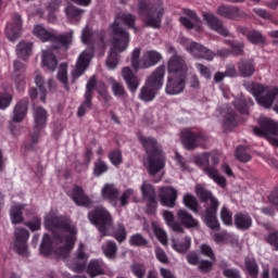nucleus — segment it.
Masks as SVG:
<instances>
[{
    "mask_svg": "<svg viewBox=\"0 0 278 278\" xmlns=\"http://www.w3.org/2000/svg\"><path fill=\"white\" fill-rule=\"evenodd\" d=\"M258 123L262 128H253L255 136H266L269 144L278 148V139L275 137L278 134V123L266 116H261Z\"/></svg>",
    "mask_w": 278,
    "mask_h": 278,
    "instance_id": "9b49d317",
    "label": "nucleus"
},
{
    "mask_svg": "<svg viewBox=\"0 0 278 278\" xmlns=\"http://www.w3.org/2000/svg\"><path fill=\"white\" fill-rule=\"evenodd\" d=\"M233 105H235L236 110L241 112V114H249V110L247 109V101L243 100L242 98L237 99L233 102Z\"/></svg>",
    "mask_w": 278,
    "mask_h": 278,
    "instance_id": "e2e57ef3",
    "label": "nucleus"
},
{
    "mask_svg": "<svg viewBox=\"0 0 278 278\" xmlns=\"http://www.w3.org/2000/svg\"><path fill=\"white\" fill-rule=\"evenodd\" d=\"M45 227L48 231H52L53 241L51 237L45 233L41 244L40 253L41 255H51L55 253L62 260H65L68 268L74 270V273H81L86 268V262L90 255L86 253V245L79 243L76 251V256L74 258L68 257L77 242V227L68 219L58 216V213L51 211L45 217Z\"/></svg>",
    "mask_w": 278,
    "mask_h": 278,
    "instance_id": "f257e3e1",
    "label": "nucleus"
},
{
    "mask_svg": "<svg viewBox=\"0 0 278 278\" xmlns=\"http://www.w3.org/2000/svg\"><path fill=\"white\" fill-rule=\"evenodd\" d=\"M131 197H134V189H127L124 191L119 199H117V207H125V205H128Z\"/></svg>",
    "mask_w": 278,
    "mask_h": 278,
    "instance_id": "3c124183",
    "label": "nucleus"
},
{
    "mask_svg": "<svg viewBox=\"0 0 278 278\" xmlns=\"http://www.w3.org/2000/svg\"><path fill=\"white\" fill-rule=\"evenodd\" d=\"M102 251H103V254L105 255V257H108L109 260H114V257H116V253L118 251V248L116 247V242L106 241L102 245Z\"/></svg>",
    "mask_w": 278,
    "mask_h": 278,
    "instance_id": "ea45409f",
    "label": "nucleus"
},
{
    "mask_svg": "<svg viewBox=\"0 0 278 278\" xmlns=\"http://www.w3.org/2000/svg\"><path fill=\"white\" fill-rule=\"evenodd\" d=\"M129 244L131 247H147V244H149V241L142 235L136 233L130 237Z\"/></svg>",
    "mask_w": 278,
    "mask_h": 278,
    "instance_id": "8fccbe9b",
    "label": "nucleus"
},
{
    "mask_svg": "<svg viewBox=\"0 0 278 278\" xmlns=\"http://www.w3.org/2000/svg\"><path fill=\"white\" fill-rule=\"evenodd\" d=\"M250 92L255 97L258 105L262 108H270L275 98L278 97V89L277 88H265L264 85L261 84H251L250 85Z\"/></svg>",
    "mask_w": 278,
    "mask_h": 278,
    "instance_id": "9d476101",
    "label": "nucleus"
},
{
    "mask_svg": "<svg viewBox=\"0 0 278 278\" xmlns=\"http://www.w3.org/2000/svg\"><path fill=\"white\" fill-rule=\"evenodd\" d=\"M27 240H29V231L25 228H15L13 249L18 255H27Z\"/></svg>",
    "mask_w": 278,
    "mask_h": 278,
    "instance_id": "f3484780",
    "label": "nucleus"
},
{
    "mask_svg": "<svg viewBox=\"0 0 278 278\" xmlns=\"http://www.w3.org/2000/svg\"><path fill=\"white\" fill-rule=\"evenodd\" d=\"M109 83L111 84V90L114 97H118L119 99H125L127 97V91L125 90V86L114 78H109Z\"/></svg>",
    "mask_w": 278,
    "mask_h": 278,
    "instance_id": "c9c22d12",
    "label": "nucleus"
},
{
    "mask_svg": "<svg viewBox=\"0 0 278 278\" xmlns=\"http://www.w3.org/2000/svg\"><path fill=\"white\" fill-rule=\"evenodd\" d=\"M186 88V76H168L165 92L167 94H181Z\"/></svg>",
    "mask_w": 278,
    "mask_h": 278,
    "instance_id": "412c9836",
    "label": "nucleus"
},
{
    "mask_svg": "<svg viewBox=\"0 0 278 278\" xmlns=\"http://www.w3.org/2000/svg\"><path fill=\"white\" fill-rule=\"evenodd\" d=\"M154 233L161 244H163V247H166L168 244V235H166L164 229L154 228Z\"/></svg>",
    "mask_w": 278,
    "mask_h": 278,
    "instance_id": "4d7b16f0",
    "label": "nucleus"
},
{
    "mask_svg": "<svg viewBox=\"0 0 278 278\" xmlns=\"http://www.w3.org/2000/svg\"><path fill=\"white\" fill-rule=\"evenodd\" d=\"M177 218L187 229H199V220L188 213V211L184 208L178 210Z\"/></svg>",
    "mask_w": 278,
    "mask_h": 278,
    "instance_id": "c85d7f7f",
    "label": "nucleus"
},
{
    "mask_svg": "<svg viewBox=\"0 0 278 278\" xmlns=\"http://www.w3.org/2000/svg\"><path fill=\"white\" fill-rule=\"evenodd\" d=\"M200 253H202V255H205V257H210V260H214V251L208 244L200 245Z\"/></svg>",
    "mask_w": 278,
    "mask_h": 278,
    "instance_id": "338daca9",
    "label": "nucleus"
},
{
    "mask_svg": "<svg viewBox=\"0 0 278 278\" xmlns=\"http://www.w3.org/2000/svg\"><path fill=\"white\" fill-rule=\"evenodd\" d=\"M94 86L99 94H104L105 90H108V87H105V83L103 81L97 83V78L92 76L87 83L85 101L78 109V113H77L78 116H84V114H86V110H90V108H92V90H94Z\"/></svg>",
    "mask_w": 278,
    "mask_h": 278,
    "instance_id": "f8f14e48",
    "label": "nucleus"
},
{
    "mask_svg": "<svg viewBox=\"0 0 278 278\" xmlns=\"http://www.w3.org/2000/svg\"><path fill=\"white\" fill-rule=\"evenodd\" d=\"M236 157L237 160H239V162H251V154L247 152V148H244V146H240L237 148Z\"/></svg>",
    "mask_w": 278,
    "mask_h": 278,
    "instance_id": "864d4df0",
    "label": "nucleus"
},
{
    "mask_svg": "<svg viewBox=\"0 0 278 278\" xmlns=\"http://www.w3.org/2000/svg\"><path fill=\"white\" fill-rule=\"evenodd\" d=\"M161 204L164 207H175L177 201V190L173 187H161L159 191Z\"/></svg>",
    "mask_w": 278,
    "mask_h": 278,
    "instance_id": "4be33fe9",
    "label": "nucleus"
},
{
    "mask_svg": "<svg viewBox=\"0 0 278 278\" xmlns=\"http://www.w3.org/2000/svg\"><path fill=\"white\" fill-rule=\"evenodd\" d=\"M28 105H29V100L27 99H23L16 103L13 110V121L15 123H23V121L27 116Z\"/></svg>",
    "mask_w": 278,
    "mask_h": 278,
    "instance_id": "c756f323",
    "label": "nucleus"
},
{
    "mask_svg": "<svg viewBox=\"0 0 278 278\" xmlns=\"http://www.w3.org/2000/svg\"><path fill=\"white\" fill-rule=\"evenodd\" d=\"M65 13L67 18H70L72 23H76L77 21H79V18H81V14H84V10L77 9L76 7H73V5H68L65 9Z\"/></svg>",
    "mask_w": 278,
    "mask_h": 278,
    "instance_id": "37998d69",
    "label": "nucleus"
},
{
    "mask_svg": "<svg viewBox=\"0 0 278 278\" xmlns=\"http://www.w3.org/2000/svg\"><path fill=\"white\" fill-rule=\"evenodd\" d=\"M210 162H212V164H218V157L214 154L203 153L195 159V164H198V166H205V164H210Z\"/></svg>",
    "mask_w": 278,
    "mask_h": 278,
    "instance_id": "79ce46f5",
    "label": "nucleus"
},
{
    "mask_svg": "<svg viewBox=\"0 0 278 278\" xmlns=\"http://www.w3.org/2000/svg\"><path fill=\"white\" fill-rule=\"evenodd\" d=\"M87 273L92 278L105 275V264L103 261L91 260L88 264Z\"/></svg>",
    "mask_w": 278,
    "mask_h": 278,
    "instance_id": "2f4dec72",
    "label": "nucleus"
},
{
    "mask_svg": "<svg viewBox=\"0 0 278 278\" xmlns=\"http://www.w3.org/2000/svg\"><path fill=\"white\" fill-rule=\"evenodd\" d=\"M204 173L210 177V179H213L217 186H220V188H225L227 186V179L218 174V169H216V167L206 166L204 168Z\"/></svg>",
    "mask_w": 278,
    "mask_h": 278,
    "instance_id": "473e14b6",
    "label": "nucleus"
},
{
    "mask_svg": "<svg viewBox=\"0 0 278 278\" xmlns=\"http://www.w3.org/2000/svg\"><path fill=\"white\" fill-rule=\"evenodd\" d=\"M247 38L252 45H266V39L260 31L252 30L248 33Z\"/></svg>",
    "mask_w": 278,
    "mask_h": 278,
    "instance_id": "a18cd8bd",
    "label": "nucleus"
},
{
    "mask_svg": "<svg viewBox=\"0 0 278 278\" xmlns=\"http://www.w3.org/2000/svg\"><path fill=\"white\" fill-rule=\"evenodd\" d=\"M72 200L76 205H80L83 207H88V205H92V200H90V198L86 195V192H84V188L77 185L73 187Z\"/></svg>",
    "mask_w": 278,
    "mask_h": 278,
    "instance_id": "bb28decb",
    "label": "nucleus"
},
{
    "mask_svg": "<svg viewBox=\"0 0 278 278\" xmlns=\"http://www.w3.org/2000/svg\"><path fill=\"white\" fill-rule=\"evenodd\" d=\"M155 257L161 262V264H168V255H166V252L164 249L157 247L154 250Z\"/></svg>",
    "mask_w": 278,
    "mask_h": 278,
    "instance_id": "bf43d9fd",
    "label": "nucleus"
},
{
    "mask_svg": "<svg viewBox=\"0 0 278 278\" xmlns=\"http://www.w3.org/2000/svg\"><path fill=\"white\" fill-rule=\"evenodd\" d=\"M230 47L232 49L233 55H242V53H244V43L240 41H231Z\"/></svg>",
    "mask_w": 278,
    "mask_h": 278,
    "instance_id": "680f3d73",
    "label": "nucleus"
},
{
    "mask_svg": "<svg viewBox=\"0 0 278 278\" xmlns=\"http://www.w3.org/2000/svg\"><path fill=\"white\" fill-rule=\"evenodd\" d=\"M21 29H23V18L18 14L13 15V23H9L7 25V38L14 42L21 36Z\"/></svg>",
    "mask_w": 278,
    "mask_h": 278,
    "instance_id": "5701e85b",
    "label": "nucleus"
},
{
    "mask_svg": "<svg viewBox=\"0 0 278 278\" xmlns=\"http://www.w3.org/2000/svg\"><path fill=\"white\" fill-rule=\"evenodd\" d=\"M245 270L251 278H257L260 275V267L254 258H245Z\"/></svg>",
    "mask_w": 278,
    "mask_h": 278,
    "instance_id": "a19ab883",
    "label": "nucleus"
},
{
    "mask_svg": "<svg viewBox=\"0 0 278 278\" xmlns=\"http://www.w3.org/2000/svg\"><path fill=\"white\" fill-rule=\"evenodd\" d=\"M25 207V205H21V204H14L11 207V220L13 225H18L21 224V222L23 220V208Z\"/></svg>",
    "mask_w": 278,
    "mask_h": 278,
    "instance_id": "4c0bfd02",
    "label": "nucleus"
},
{
    "mask_svg": "<svg viewBox=\"0 0 278 278\" xmlns=\"http://www.w3.org/2000/svg\"><path fill=\"white\" fill-rule=\"evenodd\" d=\"M182 45L186 51L190 52L191 55L198 60L202 59L207 60L208 62L214 60V52L198 42L190 41V39H182Z\"/></svg>",
    "mask_w": 278,
    "mask_h": 278,
    "instance_id": "4468645a",
    "label": "nucleus"
},
{
    "mask_svg": "<svg viewBox=\"0 0 278 278\" xmlns=\"http://www.w3.org/2000/svg\"><path fill=\"white\" fill-rule=\"evenodd\" d=\"M12 103V96L8 93L0 94V110H5Z\"/></svg>",
    "mask_w": 278,
    "mask_h": 278,
    "instance_id": "0e129e2a",
    "label": "nucleus"
},
{
    "mask_svg": "<svg viewBox=\"0 0 278 278\" xmlns=\"http://www.w3.org/2000/svg\"><path fill=\"white\" fill-rule=\"evenodd\" d=\"M238 68L242 77H251L255 73V65L251 61H241Z\"/></svg>",
    "mask_w": 278,
    "mask_h": 278,
    "instance_id": "58836bf2",
    "label": "nucleus"
},
{
    "mask_svg": "<svg viewBox=\"0 0 278 278\" xmlns=\"http://www.w3.org/2000/svg\"><path fill=\"white\" fill-rule=\"evenodd\" d=\"M268 244H270L275 251H278V231L271 232L266 238Z\"/></svg>",
    "mask_w": 278,
    "mask_h": 278,
    "instance_id": "69168bd1",
    "label": "nucleus"
},
{
    "mask_svg": "<svg viewBox=\"0 0 278 278\" xmlns=\"http://www.w3.org/2000/svg\"><path fill=\"white\" fill-rule=\"evenodd\" d=\"M142 199L149 201L150 206H148L147 212L149 214H153L155 212V207H157V202L155 201V187L149 184V181L144 180L140 187Z\"/></svg>",
    "mask_w": 278,
    "mask_h": 278,
    "instance_id": "aec40b11",
    "label": "nucleus"
},
{
    "mask_svg": "<svg viewBox=\"0 0 278 278\" xmlns=\"http://www.w3.org/2000/svg\"><path fill=\"white\" fill-rule=\"evenodd\" d=\"M233 214L227 206H223L220 210V219L227 227H231L233 225Z\"/></svg>",
    "mask_w": 278,
    "mask_h": 278,
    "instance_id": "49530a36",
    "label": "nucleus"
},
{
    "mask_svg": "<svg viewBox=\"0 0 278 278\" xmlns=\"http://www.w3.org/2000/svg\"><path fill=\"white\" fill-rule=\"evenodd\" d=\"M138 139L147 153V160L144 162L147 170L151 177H155V175L161 173L164 166H166V155L160 144H157L155 138L139 135Z\"/></svg>",
    "mask_w": 278,
    "mask_h": 278,
    "instance_id": "7ed1b4c3",
    "label": "nucleus"
},
{
    "mask_svg": "<svg viewBox=\"0 0 278 278\" xmlns=\"http://www.w3.org/2000/svg\"><path fill=\"white\" fill-rule=\"evenodd\" d=\"M16 53L22 60H27L31 55V42H20L16 47Z\"/></svg>",
    "mask_w": 278,
    "mask_h": 278,
    "instance_id": "e433bc0d",
    "label": "nucleus"
},
{
    "mask_svg": "<svg viewBox=\"0 0 278 278\" xmlns=\"http://www.w3.org/2000/svg\"><path fill=\"white\" fill-rule=\"evenodd\" d=\"M13 68V79L15 84H20L21 88H23L25 86V80L23 79L22 75L25 73V65H23V63L20 61H14Z\"/></svg>",
    "mask_w": 278,
    "mask_h": 278,
    "instance_id": "f704fd0d",
    "label": "nucleus"
},
{
    "mask_svg": "<svg viewBox=\"0 0 278 278\" xmlns=\"http://www.w3.org/2000/svg\"><path fill=\"white\" fill-rule=\"evenodd\" d=\"M162 62V53L155 50L146 51L140 59V48H136L131 54V68L140 71V68H151Z\"/></svg>",
    "mask_w": 278,
    "mask_h": 278,
    "instance_id": "6e6552de",
    "label": "nucleus"
},
{
    "mask_svg": "<svg viewBox=\"0 0 278 278\" xmlns=\"http://www.w3.org/2000/svg\"><path fill=\"white\" fill-rule=\"evenodd\" d=\"M53 51H55V48H48L41 51V64L45 68H48V71H51L52 73L58 68V58H55Z\"/></svg>",
    "mask_w": 278,
    "mask_h": 278,
    "instance_id": "393cba45",
    "label": "nucleus"
},
{
    "mask_svg": "<svg viewBox=\"0 0 278 278\" xmlns=\"http://www.w3.org/2000/svg\"><path fill=\"white\" fill-rule=\"evenodd\" d=\"M195 68L199 71L202 77H204L205 79H212V72L210 71V67L201 63H195Z\"/></svg>",
    "mask_w": 278,
    "mask_h": 278,
    "instance_id": "13d9d810",
    "label": "nucleus"
},
{
    "mask_svg": "<svg viewBox=\"0 0 278 278\" xmlns=\"http://www.w3.org/2000/svg\"><path fill=\"white\" fill-rule=\"evenodd\" d=\"M88 218L92 225L97 226V229H99L102 236H108V232L112 229V225H114L112 214L103 206L94 207L93 211L89 213Z\"/></svg>",
    "mask_w": 278,
    "mask_h": 278,
    "instance_id": "1a4fd4ad",
    "label": "nucleus"
},
{
    "mask_svg": "<svg viewBox=\"0 0 278 278\" xmlns=\"http://www.w3.org/2000/svg\"><path fill=\"white\" fill-rule=\"evenodd\" d=\"M114 238L117 240V242H123L124 240H127V230L125 229L124 225H117L114 231Z\"/></svg>",
    "mask_w": 278,
    "mask_h": 278,
    "instance_id": "6e6d98bb",
    "label": "nucleus"
},
{
    "mask_svg": "<svg viewBox=\"0 0 278 278\" xmlns=\"http://www.w3.org/2000/svg\"><path fill=\"white\" fill-rule=\"evenodd\" d=\"M130 270L132 275L137 278H144V275H147V266H144V264L141 263H134L130 266Z\"/></svg>",
    "mask_w": 278,
    "mask_h": 278,
    "instance_id": "09e8293b",
    "label": "nucleus"
},
{
    "mask_svg": "<svg viewBox=\"0 0 278 278\" xmlns=\"http://www.w3.org/2000/svg\"><path fill=\"white\" fill-rule=\"evenodd\" d=\"M35 84L39 88V98L40 101H46L47 90L45 89V78L40 74H37L35 77Z\"/></svg>",
    "mask_w": 278,
    "mask_h": 278,
    "instance_id": "de8ad7c7",
    "label": "nucleus"
},
{
    "mask_svg": "<svg viewBox=\"0 0 278 278\" xmlns=\"http://www.w3.org/2000/svg\"><path fill=\"white\" fill-rule=\"evenodd\" d=\"M167 73L174 77H188V63L186 58L174 54L167 61Z\"/></svg>",
    "mask_w": 278,
    "mask_h": 278,
    "instance_id": "ddd939ff",
    "label": "nucleus"
},
{
    "mask_svg": "<svg viewBox=\"0 0 278 278\" xmlns=\"http://www.w3.org/2000/svg\"><path fill=\"white\" fill-rule=\"evenodd\" d=\"M192 245V238L185 237L181 242H177L175 239L172 240V248L176 253H188Z\"/></svg>",
    "mask_w": 278,
    "mask_h": 278,
    "instance_id": "72a5a7b5",
    "label": "nucleus"
},
{
    "mask_svg": "<svg viewBox=\"0 0 278 278\" xmlns=\"http://www.w3.org/2000/svg\"><path fill=\"white\" fill-rule=\"evenodd\" d=\"M68 66L63 63L59 67V73H58V79L63 84L65 90H68V72H67Z\"/></svg>",
    "mask_w": 278,
    "mask_h": 278,
    "instance_id": "c03bdc74",
    "label": "nucleus"
},
{
    "mask_svg": "<svg viewBox=\"0 0 278 278\" xmlns=\"http://www.w3.org/2000/svg\"><path fill=\"white\" fill-rule=\"evenodd\" d=\"M90 60H92V49H87L79 54L77 63L73 71L74 79H79V77H81L84 73H86V68H88Z\"/></svg>",
    "mask_w": 278,
    "mask_h": 278,
    "instance_id": "a211bd4d",
    "label": "nucleus"
},
{
    "mask_svg": "<svg viewBox=\"0 0 278 278\" xmlns=\"http://www.w3.org/2000/svg\"><path fill=\"white\" fill-rule=\"evenodd\" d=\"M33 34L41 42H58L61 47H68L73 42V33L58 35L55 30L47 29L42 25H35Z\"/></svg>",
    "mask_w": 278,
    "mask_h": 278,
    "instance_id": "0eeeda50",
    "label": "nucleus"
},
{
    "mask_svg": "<svg viewBox=\"0 0 278 278\" xmlns=\"http://www.w3.org/2000/svg\"><path fill=\"white\" fill-rule=\"evenodd\" d=\"M216 12L223 18H230L232 21H236L242 16V11H240V9L237 7L231 5L222 4L217 8Z\"/></svg>",
    "mask_w": 278,
    "mask_h": 278,
    "instance_id": "cd10ccee",
    "label": "nucleus"
},
{
    "mask_svg": "<svg viewBox=\"0 0 278 278\" xmlns=\"http://www.w3.org/2000/svg\"><path fill=\"white\" fill-rule=\"evenodd\" d=\"M134 23H136V16L129 13H121L111 25L110 29L113 39L111 41L112 48L106 60V66L110 71H114L118 66V53H123L129 47V33L123 29V25H127L129 29H136Z\"/></svg>",
    "mask_w": 278,
    "mask_h": 278,
    "instance_id": "f03ea898",
    "label": "nucleus"
},
{
    "mask_svg": "<svg viewBox=\"0 0 278 278\" xmlns=\"http://www.w3.org/2000/svg\"><path fill=\"white\" fill-rule=\"evenodd\" d=\"M251 225H253V219L248 213L240 212L235 215V226L237 229L247 231V229H251Z\"/></svg>",
    "mask_w": 278,
    "mask_h": 278,
    "instance_id": "7c9ffc66",
    "label": "nucleus"
},
{
    "mask_svg": "<svg viewBox=\"0 0 278 278\" xmlns=\"http://www.w3.org/2000/svg\"><path fill=\"white\" fill-rule=\"evenodd\" d=\"M202 16H203V21H205L210 29H212L213 31H216L220 36H224V37L229 36V30L225 27V25L223 24V21H220V18H218L216 15L208 12H204Z\"/></svg>",
    "mask_w": 278,
    "mask_h": 278,
    "instance_id": "6ab92c4d",
    "label": "nucleus"
},
{
    "mask_svg": "<svg viewBox=\"0 0 278 278\" xmlns=\"http://www.w3.org/2000/svg\"><path fill=\"white\" fill-rule=\"evenodd\" d=\"M103 173H108V164H105V162L98 160L94 163V167H93V175L96 177H101V175H103Z\"/></svg>",
    "mask_w": 278,
    "mask_h": 278,
    "instance_id": "5fc2aeb1",
    "label": "nucleus"
},
{
    "mask_svg": "<svg viewBox=\"0 0 278 278\" xmlns=\"http://www.w3.org/2000/svg\"><path fill=\"white\" fill-rule=\"evenodd\" d=\"M33 118L35 132L31 135V142L33 144H36L40 138V131H42L43 127L47 125V110L41 106H36L34 109Z\"/></svg>",
    "mask_w": 278,
    "mask_h": 278,
    "instance_id": "2eb2a0df",
    "label": "nucleus"
},
{
    "mask_svg": "<svg viewBox=\"0 0 278 278\" xmlns=\"http://www.w3.org/2000/svg\"><path fill=\"white\" fill-rule=\"evenodd\" d=\"M164 75H166V66L160 65L155 71L148 77L144 86L140 89L139 99L141 101H153L157 90L164 86Z\"/></svg>",
    "mask_w": 278,
    "mask_h": 278,
    "instance_id": "423d86ee",
    "label": "nucleus"
},
{
    "mask_svg": "<svg viewBox=\"0 0 278 278\" xmlns=\"http://www.w3.org/2000/svg\"><path fill=\"white\" fill-rule=\"evenodd\" d=\"M138 13L141 18H143V23H146L147 27L160 29L164 16V2L156 0L155 2L147 3L144 0H139Z\"/></svg>",
    "mask_w": 278,
    "mask_h": 278,
    "instance_id": "20e7f679",
    "label": "nucleus"
},
{
    "mask_svg": "<svg viewBox=\"0 0 278 278\" xmlns=\"http://www.w3.org/2000/svg\"><path fill=\"white\" fill-rule=\"evenodd\" d=\"M195 192L199 199L203 203H206L204 220L207 227H210V229H220L218 217H216V214L218 212V205H220V203L218 202V199H216V197L212 194V191L201 186L195 187Z\"/></svg>",
    "mask_w": 278,
    "mask_h": 278,
    "instance_id": "39448f33",
    "label": "nucleus"
},
{
    "mask_svg": "<svg viewBox=\"0 0 278 278\" xmlns=\"http://www.w3.org/2000/svg\"><path fill=\"white\" fill-rule=\"evenodd\" d=\"M180 140L185 148L197 149V147L205 142V137L201 132H194L190 128H184L180 131Z\"/></svg>",
    "mask_w": 278,
    "mask_h": 278,
    "instance_id": "dca6fc26",
    "label": "nucleus"
},
{
    "mask_svg": "<svg viewBox=\"0 0 278 278\" xmlns=\"http://www.w3.org/2000/svg\"><path fill=\"white\" fill-rule=\"evenodd\" d=\"M102 199L109 201L113 207H118V189L113 184H106L101 190Z\"/></svg>",
    "mask_w": 278,
    "mask_h": 278,
    "instance_id": "a878e982",
    "label": "nucleus"
},
{
    "mask_svg": "<svg viewBox=\"0 0 278 278\" xmlns=\"http://www.w3.org/2000/svg\"><path fill=\"white\" fill-rule=\"evenodd\" d=\"M122 77L128 88V90L134 94L140 88V78L134 74L131 68L124 67L122 70Z\"/></svg>",
    "mask_w": 278,
    "mask_h": 278,
    "instance_id": "b1692460",
    "label": "nucleus"
},
{
    "mask_svg": "<svg viewBox=\"0 0 278 278\" xmlns=\"http://www.w3.org/2000/svg\"><path fill=\"white\" fill-rule=\"evenodd\" d=\"M224 277L227 278H242L240 275V270L233 268H225L224 269Z\"/></svg>",
    "mask_w": 278,
    "mask_h": 278,
    "instance_id": "774afa93",
    "label": "nucleus"
},
{
    "mask_svg": "<svg viewBox=\"0 0 278 278\" xmlns=\"http://www.w3.org/2000/svg\"><path fill=\"white\" fill-rule=\"evenodd\" d=\"M109 159L114 166H118V164H121L123 162V155L121 154V151H118V150L112 151L109 154Z\"/></svg>",
    "mask_w": 278,
    "mask_h": 278,
    "instance_id": "052dcab7",
    "label": "nucleus"
},
{
    "mask_svg": "<svg viewBox=\"0 0 278 278\" xmlns=\"http://www.w3.org/2000/svg\"><path fill=\"white\" fill-rule=\"evenodd\" d=\"M184 203L186 207H188L192 212H195V213L199 212V203L197 202V198H194L193 195L186 194L184 197Z\"/></svg>",
    "mask_w": 278,
    "mask_h": 278,
    "instance_id": "603ef678",
    "label": "nucleus"
}]
</instances>
